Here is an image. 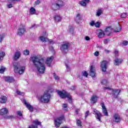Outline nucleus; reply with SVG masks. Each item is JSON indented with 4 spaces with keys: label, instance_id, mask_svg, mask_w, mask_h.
I'll list each match as a JSON object with an SVG mask.
<instances>
[{
    "label": "nucleus",
    "instance_id": "bf43d9fd",
    "mask_svg": "<svg viewBox=\"0 0 128 128\" xmlns=\"http://www.w3.org/2000/svg\"><path fill=\"white\" fill-rule=\"evenodd\" d=\"M104 52L106 54H110V51L108 50H105Z\"/></svg>",
    "mask_w": 128,
    "mask_h": 128
},
{
    "label": "nucleus",
    "instance_id": "393cba45",
    "mask_svg": "<svg viewBox=\"0 0 128 128\" xmlns=\"http://www.w3.org/2000/svg\"><path fill=\"white\" fill-rule=\"evenodd\" d=\"M54 19L56 22H60V20H62V16L58 14H56L54 16Z\"/></svg>",
    "mask_w": 128,
    "mask_h": 128
},
{
    "label": "nucleus",
    "instance_id": "39448f33",
    "mask_svg": "<svg viewBox=\"0 0 128 128\" xmlns=\"http://www.w3.org/2000/svg\"><path fill=\"white\" fill-rule=\"evenodd\" d=\"M62 6H64V2L62 0H57V2L52 5V10H58Z\"/></svg>",
    "mask_w": 128,
    "mask_h": 128
},
{
    "label": "nucleus",
    "instance_id": "20e7f679",
    "mask_svg": "<svg viewBox=\"0 0 128 128\" xmlns=\"http://www.w3.org/2000/svg\"><path fill=\"white\" fill-rule=\"evenodd\" d=\"M56 92L61 98H67L69 102H72V96L70 94L64 90H57Z\"/></svg>",
    "mask_w": 128,
    "mask_h": 128
},
{
    "label": "nucleus",
    "instance_id": "c9c22d12",
    "mask_svg": "<svg viewBox=\"0 0 128 128\" xmlns=\"http://www.w3.org/2000/svg\"><path fill=\"white\" fill-rule=\"evenodd\" d=\"M66 72H70V70H72V68H70V66L68 64H66Z\"/></svg>",
    "mask_w": 128,
    "mask_h": 128
},
{
    "label": "nucleus",
    "instance_id": "c85d7f7f",
    "mask_svg": "<svg viewBox=\"0 0 128 128\" xmlns=\"http://www.w3.org/2000/svg\"><path fill=\"white\" fill-rule=\"evenodd\" d=\"M122 62V59L116 58L114 60V64L116 66H118V64H120Z\"/></svg>",
    "mask_w": 128,
    "mask_h": 128
},
{
    "label": "nucleus",
    "instance_id": "aec40b11",
    "mask_svg": "<svg viewBox=\"0 0 128 128\" xmlns=\"http://www.w3.org/2000/svg\"><path fill=\"white\" fill-rule=\"evenodd\" d=\"M105 32L107 36H110V34H112V27H108L106 28Z\"/></svg>",
    "mask_w": 128,
    "mask_h": 128
},
{
    "label": "nucleus",
    "instance_id": "a19ab883",
    "mask_svg": "<svg viewBox=\"0 0 128 128\" xmlns=\"http://www.w3.org/2000/svg\"><path fill=\"white\" fill-rule=\"evenodd\" d=\"M53 76H54V78H55V80H60V77H58V76L57 75H56V74H54Z\"/></svg>",
    "mask_w": 128,
    "mask_h": 128
},
{
    "label": "nucleus",
    "instance_id": "dca6fc26",
    "mask_svg": "<svg viewBox=\"0 0 128 128\" xmlns=\"http://www.w3.org/2000/svg\"><path fill=\"white\" fill-rule=\"evenodd\" d=\"M23 102L30 112H32V110H34V107L28 103L26 102V100H23Z\"/></svg>",
    "mask_w": 128,
    "mask_h": 128
},
{
    "label": "nucleus",
    "instance_id": "13d9d810",
    "mask_svg": "<svg viewBox=\"0 0 128 128\" xmlns=\"http://www.w3.org/2000/svg\"><path fill=\"white\" fill-rule=\"evenodd\" d=\"M86 40H90V38L88 36H86L85 37Z\"/></svg>",
    "mask_w": 128,
    "mask_h": 128
},
{
    "label": "nucleus",
    "instance_id": "6e6d98bb",
    "mask_svg": "<svg viewBox=\"0 0 128 128\" xmlns=\"http://www.w3.org/2000/svg\"><path fill=\"white\" fill-rule=\"evenodd\" d=\"M97 48H102V44H98L97 45Z\"/></svg>",
    "mask_w": 128,
    "mask_h": 128
},
{
    "label": "nucleus",
    "instance_id": "680f3d73",
    "mask_svg": "<svg viewBox=\"0 0 128 128\" xmlns=\"http://www.w3.org/2000/svg\"><path fill=\"white\" fill-rule=\"evenodd\" d=\"M78 112H80V109H77V110H76V114H78Z\"/></svg>",
    "mask_w": 128,
    "mask_h": 128
},
{
    "label": "nucleus",
    "instance_id": "37998d69",
    "mask_svg": "<svg viewBox=\"0 0 128 128\" xmlns=\"http://www.w3.org/2000/svg\"><path fill=\"white\" fill-rule=\"evenodd\" d=\"M10 1V2H11L12 4H14V2H20L22 0H8Z\"/></svg>",
    "mask_w": 128,
    "mask_h": 128
},
{
    "label": "nucleus",
    "instance_id": "cd10ccee",
    "mask_svg": "<svg viewBox=\"0 0 128 128\" xmlns=\"http://www.w3.org/2000/svg\"><path fill=\"white\" fill-rule=\"evenodd\" d=\"M82 16L80 14L78 13L76 15V22L78 24V20H82Z\"/></svg>",
    "mask_w": 128,
    "mask_h": 128
},
{
    "label": "nucleus",
    "instance_id": "1a4fd4ad",
    "mask_svg": "<svg viewBox=\"0 0 128 128\" xmlns=\"http://www.w3.org/2000/svg\"><path fill=\"white\" fill-rule=\"evenodd\" d=\"M26 32V28L24 26H20L18 30L17 36H20Z\"/></svg>",
    "mask_w": 128,
    "mask_h": 128
},
{
    "label": "nucleus",
    "instance_id": "2eb2a0df",
    "mask_svg": "<svg viewBox=\"0 0 128 128\" xmlns=\"http://www.w3.org/2000/svg\"><path fill=\"white\" fill-rule=\"evenodd\" d=\"M94 114L96 115V118L99 122H100V118L102 117V113L100 112L98 110L96 109H94Z\"/></svg>",
    "mask_w": 128,
    "mask_h": 128
},
{
    "label": "nucleus",
    "instance_id": "e2e57ef3",
    "mask_svg": "<svg viewBox=\"0 0 128 128\" xmlns=\"http://www.w3.org/2000/svg\"><path fill=\"white\" fill-rule=\"evenodd\" d=\"M74 88H76V87L74 86H72L71 88V90H74Z\"/></svg>",
    "mask_w": 128,
    "mask_h": 128
},
{
    "label": "nucleus",
    "instance_id": "603ef678",
    "mask_svg": "<svg viewBox=\"0 0 128 128\" xmlns=\"http://www.w3.org/2000/svg\"><path fill=\"white\" fill-rule=\"evenodd\" d=\"M100 54V52H98L96 51L94 53V55L95 56H98V55Z\"/></svg>",
    "mask_w": 128,
    "mask_h": 128
},
{
    "label": "nucleus",
    "instance_id": "7ed1b4c3",
    "mask_svg": "<svg viewBox=\"0 0 128 128\" xmlns=\"http://www.w3.org/2000/svg\"><path fill=\"white\" fill-rule=\"evenodd\" d=\"M14 72L16 74H22L24 72L26 68L22 66L19 63L16 62L14 64Z\"/></svg>",
    "mask_w": 128,
    "mask_h": 128
},
{
    "label": "nucleus",
    "instance_id": "4468645a",
    "mask_svg": "<svg viewBox=\"0 0 128 128\" xmlns=\"http://www.w3.org/2000/svg\"><path fill=\"white\" fill-rule=\"evenodd\" d=\"M90 76H92V78H94V76H96V67L94 66H90Z\"/></svg>",
    "mask_w": 128,
    "mask_h": 128
},
{
    "label": "nucleus",
    "instance_id": "0eeeda50",
    "mask_svg": "<svg viewBox=\"0 0 128 128\" xmlns=\"http://www.w3.org/2000/svg\"><path fill=\"white\" fill-rule=\"evenodd\" d=\"M62 120H64V116H61L56 118L54 120V124L56 128H60Z\"/></svg>",
    "mask_w": 128,
    "mask_h": 128
},
{
    "label": "nucleus",
    "instance_id": "4c0bfd02",
    "mask_svg": "<svg viewBox=\"0 0 128 128\" xmlns=\"http://www.w3.org/2000/svg\"><path fill=\"white\" fill-rule=\"evenodd\" d=\"M62 108H64V110L66 111L68 110V104H62Z\"/></svg>",
    "mask_w": 128,
    "mask_h": 128
},
{
    "label": "nucleus",
    "instance_id": "f257e3e1",
    "mask_svg": "<svg viewBox=\"0 0 128 128\" xmlns=\"http://www.w3.org/2000/svg\"><path fill=\"white\" fill-rule=\"evenodd\" d=\"M52 60H54V56H52L47 58L46 62L44 60V58L42 57L40 55L33 56L31 58L34 66L36 68L40 74H44L46 72V64L48 66H50Z\"/></svg>",
    "mask_w": 128,
    "mask_h": 128
},
{
    "label": "nucleus",
    "instance_id": "8fccbe9b",
    "mask_svg": "<svg viewBox=\"0 0 128 128\" xmlns=\"http://www.w3.org/2000/svg\"><path fill=\"white\" fill-rule=\"evenodd\" d=\"M96 24V22H94V21H92L90 22V26H95Z\"/></svg>",
    "mask_w": 128,
    "mask_h": 128
},
{
    "label": "nucleus",
    "instance_id": "6e6552de",
    "mask_svg": "<svg viewBox=\"0 0 128 128\" xmlns=\"http://www.w3.org/2000/svg\"><path fill=\"white\" fill-rule=\"evenodd\" d=\"M46 36H48V34H46V33H45L44 36L40 37V40L43 42H48L49 44H54V42L52 40H48Z\"/></svg>",
    "mask_w": 128,
    "mask_h": 128
},
{
    "label": "nucleus",
    "instance_id": "c756f323",
    "mask_svg": "<svg viewBox=\"0 0 128 128\" xmlns=\"http://www.w3.org/2000/svg\"><path fill=\"white\" fill-rule=\"evenodd\" d=\"M36 10L34 7H31L30 9V14H36Z\"/></svg>",
    "mask_w": 128,
    "mask_h": 128
},
{
    "label": "nucleus",
    "instance_id": "a211bd4d",
    "mask_svg": "<svg viewBox=\"0 0 128 128\" xmlns=\"http://www.w3.org/2000/svg\"><path fill=\"white\" fill-rule=\"evenodd\" d=\"M101 106H102V112L104 116H108V110H106V108L104 104V103H102Z\"/></svg>",
    "mask_w": 128,
    "mask_h": 128
},
{
    "label": "nucleus",
    "instance_id": "423d86ee",
    "mask_svg": "<svg viewBox=\"0 0 128 128\" xmlns=\"http://www.w3.org/2000/svg\"><path fill=\"white\" fill-rule=\"evenodd\" d=\"M70 48V44L68 42L64 43L60 46V48L62 52L66 54L68 52V48Z\"/></svg>",
    "mask_w": 128,
    "mask_h": 128
},
{
    "label": "nucleus",
    "instance_id": "e433bc0d",
    "mask_svg": "<svg viewBox=\"0 0 128 128\" xmlns=\"http://www.w3.org/2000/svg\"><path fill=\"white\" fill-rule=\"evenodd\" d=\"M6 68L4 66H2L0 68V74H4L6 72Z\"/></svg>",
    "mask_w": 128,
    "mask_h": 128
},
{
    "label": "nucleus",
    "instance_id": "0e129e2a",
    "mask_svg": "<svg viewBox=\"0 0 128 128\" xmlns=\"http://www.w3.org/2000/svg\"><path fill=\"white\" fill-rule=\"evenodd\" d=\"M34 26H32V28H34Z\"/></svg>",
    "mask_w": 128,
    "mask_h": 128
},
{
    "label": "nucleus",
    "instance_id": "ea45409f",
    "mask_svg": "<svg viewBox=\"0 0 128 128\" xmlns=\"http://www.w3.org/2000/svg\"><path fill=\"white\" fill-rule=\"evenodd\" d=\"M101 84H108V80H102V81L101 82Z\"/></svg>",
    "mask_w": 128,
    "mask_h": 128
},
{
    "label": "nucleus",
    "instance_id": "58836bf2",
    "mask_svg": "<svg viewBox=\"0 0 128 128\" xmlns=\"http://www.w3.org/2000/svg\"><path fill=\"white\" fill-rule=\"evenodd\" d=\"M82 74L84 76H85L86 78H88V72H86V71H84L82 72Z\"/></svg>",
    "mask_w": 128,
    "mask_h": 128
},
{
    "label": "nucleus",
    "instance_id": "9d476101",
    "mask_svg": "<svg viewBox=\"0 0 128 128\" xmlns=\"http://www.w3.org/2000/svg\"><path fill=\"white\" fill-rule=\"evenodd\" d=\"M104 90H111L112 93L113 94V96L114 98H118V94H120V90H114L110 87H105L104 88Z\"/></svg>",
    "mask_w": 128,
    "mask_h": 128
},
{
    "label": "nucleus",
    "instance_id": "4be33fe9",
    "mask_svg": "<svg viewBox=\"0 0 128 128\" xmlns=\"http://www.w3.org/2000/svg\"><path fill=\"white\" fill-rule=\"evenodd\" d=\"M98 97L96 95H93L91 97V102L92 104H96L98 102Z\"/></svg>",
    "mask_w": 128,
    "mask_h": 128
},
{
    "label": "nucleus",
    "instance_id": "c03bdc74",
    "mask_svg": "<svg viewBox=\"0 0 128 128\" xmlns=\"http://www.w3.org/2000/svg\"><path fill=\"white\" fill-rule=\"evenodd\" d=\"M17 114L19 116H22V112H20V111H18Z\"/></svg>",
    "mask_w": 128,
    "mask_h": 128
},
{
    "label": "nucleus",
    "instance_id": "9b49d317",
    "mask_svg": "<svg viewBox=\"0 0 128 128\" xmlns=\"http://www.w3.org/2000/svg\"><path fill=\"white\" fill-rule=\"evenodd\" d=\"M108 62L104 60L100 63V68L102 72H106V68H108Z\"/></svg>",
    "mask_w": 128,
    "mask_h": 128
},
{
    "label": "nucleus",
    "instance_id": "b1692460",
    "mask_svg": "<svg viewBox=\"0 0 128 128\" xmlns=\"http://www.w3.org/2000/svg\"><path fill=\"white\" fill-rule=\"evenodd\" d=\"M90 2V0H83L80 2V4L82 6H86V4Z\"/></svg>",
    "mask_w": 128,
    "mask_h": 128
},
{
    "label": "nucleus",
    "instance_id": "ddd939ff",
    "mask_svg": "<svg viewBox=\"0 0 128 128\" xmlns=\"http://www.w3.org/2000/svg\"><path fill=\"white\" fill-rule=\"evenodd\" d=\"M113 120L115 122H120L122 120V118H120V116L118 114H115L113 116Z\"/></svg>",
    "mask_w": 128,
    "mask_h": 128
},
{
    "label": "nucleus",
    "instance_id": "473e14b6",
    "mask_svg": "<svg viewBox=\"0 0 128 128\" xmlns=\"http://www.w3.org/2000/svg\"><path fill=\"white\" fill-rule=\"evenodd\" d=\"M5 37H6L5 34H0V44H2V40H4V38Z\"/></svg>",
    "mask_w": 128,
    "mask_h": 128
},
{
    "label": "nucleus",
    "instance_id": "f8f14e48",
    "mask_svg": "<svg viewBox=\"0 0 128 128\" xmlns=\"http://www.w3.org/2000/svg\"><path fill=\"white\" fill-rule=\"evenodd\" d=\"M32 123L35 125H30L28 128H38V126H41L42 122L38 121V120H36L32 122Z\"/></svg>",
    "mask_w": 128,
    "mask_h": 128
},
{
    "label": "nucleus",
    "instance_id": "09e8293b",
    "mask_svg": "<svg viewBox=\"0 0 128 128\" xmlns=\"http://www.w3.org/2000/svg\"><path fill=\"white\" fill-rule=\"evenodd\" d=\"M108 42H110V40L106 39L104 40V44H108Z\"/></svg>",
    "mask_w": 128,
    "mask_h": 128
},
{
    "label": "nucleus",
    "instance_id": "5fc2aeb1",
    "mask_svg": "<svg viewBox=\"0 0 128 128\" xmlns=\"http://www.w3.org/2000/svg\"><path fill=\"white\" fill-rule=\"evenodd\" d=\"M40 4V1L39 0H38L35 2L36 6H38V4Z\"/></svg>",
    "mask_w": 128,
    "mask_h": 128
},
{
    "label": "nucleus",
    "instance_id": "6ab92c4d",
    "mask_svg": "<svg viewBox=\"0 0 128 128\" xmlns=\"http://www.w3.org/2000/svg\"><path fill=\"white\" fill-rule=\"evenodd\" d=\"M97 32L98 38H104V36L106 35V34H104V31L99 30H98Z\"/></svg>",
    "mask_w": 128,
    "mask_h": 128
},
{
    "label": "nucleus",
    "instance_id": "864d4df0",
    "mask_svg": "<svg viewBox=\"0 0 128 128\" xmlns=\"http://www.w3.org/2000/svg\"><path fill=\"white\" fill-rule=\"evenodd\" d=\"M88 114H90V112L88 111L86 112L85 114V118H88Z\"/></svg>",
    "mask_w": 128,
    "mask_h": 128
},
{
    "label": "nucleus",
    "instance_id": "052dcab7",
    "mask_svg": "<svg viewBox=\"0 0 128 128\" xmlns=\"http://www.w3.org/2000/svg\"><path fill=\"white\" fill-rule=\"evenodd\" d=\"M114 54L116 56H118V50H116L114 52Z\"/></svg>",
    "mask_w": 128,
    "mask_h": 128
},
{
    "label": "nucleus",
    "instance_id": "3c124183",
    "mask_svg": "<svg viewBox=\"0 0 128 128\" xmlns=\"http://www.w3.org/2000/svg\"><path fill=\"white\" fill-rule=\"evenodd\" d=\"M128 41H124L122 42L123 46H128Z\"/></svg>",
    "mask_w": 128,
    "mask_h": 128
},
{
    "label": "nucleus",
    "instance_id": "f3484780",
    "mask_svg": "<svg viewBox=\"0 0 128 128\" xmlns=\"http://www.w3.org/2000/svg\"><path fill=\"white\" fill-rule=\"evenodd\" d=\"M8 114V110L6 108H2L0 110V116H6Z\"/></svg>",
    "mask_w": 128,
    "mask_h": 128
},
{
    "label": "nucleus",
    "instance_id": "2f4dec72",
    "mask_svg": "<svg viewBox=\"0 0 128 128\" xmlns=\"http://www.w3.org/2000/svg\"><path fill=\"white\" fill-rule=\"evenodd\" d=\"M4 56H6V53L4 52L0 51V60L4 58Z\"/></svg>",
    "mask_w": 128,
    "mask_h": 128
},
{
    "label": "nucleus",
    "instance_id": "a18cd8bd",
    "mask_svg": "<svg viewBox=\"0 0 128 128\" xmlns=\"http://www.w3.org/2000/svg\"><path fill=\"white\" fill-rule=\"evenodd\" d=\"M100 23L99 22H96V23H95L94 26L96 28H100Z\"/></svg>",
    "mask_w": 128,
    "mask_h": 128
},
{
    "label": "nucleus",
    "instance_id": "72a5a7b5",
    "mask_svg": "<svg viewBox=\"0 0 128 128\" xmlns=\"http://www.w3.org/2000/svg\"><path fill=\"white\" fill-rule=\"evenodd\" d=\"M102 14V10L100 9H99L97 10L96 13V16H100Z\"/></svg>",
    "mask_w": 128,
    "mask_h": 128
},
{
    "label": "nucleus",
    "instance_id": "49530a36",
    "mask_svg": "<svg viewBox=\"0 0 128 128\" xmlns=\"http://www.w3.org/2000/svg\"><path fill=\"white\" fill-rule=\"evenodd\" d=\"M7 8H14V5L12 4H7Z\"/></svg>",
    "mask_w": 128,
    "mask_h": 128
},
{
    "label": "nucleus",
    "instance_id": "f03ea898",
    "mask_svg": "<svg viewBox=\"0 0 128 128\" xmlns=\"http://www.w3.org/2000/svg\"><path fill=\"white\" fill-rule=\"evenodd\" d=\"M50 98H52L50 94L48 91H46L44 92V94L39 98V100L41 102L48 104V102H50Z\"/></svg>",
    "mask_w": 128,
    "mask_h": 128
},
{
    "label": "nucleus",
    "instance_id": "bb28decb",
    "mask_svg": "<svg viewBox=\"0 0 128 128\" xmlns=\"http://www.w3.org/2000/svg\"><path fill=\"white\" fill-rule=\"evenodd\" d=\"M20 52L18 51L16 52L14 54V60H18V58H20Z\"/></svg>",
    "mask_w": 128,
    "mask_h": 128
},
{
    "label": "nucleus",
    "instance_id": "a878e982",
    "mask_svg": "<svg viewBox=\"0 0 128 128\" xmlns=\"http://www.w3.org/2000/svg\"><path fill=\"white\" fill-rule=\"evenodd\" d=\"M4 80L6 82H14V80L12 77H6Z\"/></svg>",
    "mask_w": 128,
    "mask_h": 128
},
{
    "label": "nucleus",
    "instance_id": "5701e85b",
    "mask_svg": "<svg viewBox=\"0 0 128 128\" xmlns=\"http://www.w3.org/2000/svg\"><path fill=\"white\" fill-rule=\"evenodd\" d=\"M8 98L6 96H2L0 97V104H6V100Z\"/></svg>",
    "mask_w": 128,
    "mask_h": 128
},
{
    "label": "nucleus",
    "instance_id": "de8ad7c7",
    "mask_svg": "<svg viewBox=\"0 0 128 128\" xmlns=\"http://www.w3.org/2000/svg\"><path fill=\"white\" fill-rule=\"evenodd\" d=\"M17 94H19L20 96H24V93L20 92V91H18V90H16V92Z\"/></svg>",
    "mask_w": 128,
    "mask_h": 128
},
{
    "label": "nucleus",
    "instance_id": "7c9ffc66",
    "mask_svg": "<svg viewBox=\"0 0 128 128\" xmlns=\"http://www.w3.org/2000/svg\"><path fill=\"white\" fill-rule=\"evenodd\" d=\"M120 16L122 18H126L128 17V13L122 12L120 14Z\"/></svg>",
    "mask_w": 128,
    "mask_h": 128
},
{
    "label": "nucleus",
    "instance_id": "412c9836",
    "mask_svg": "<svg viewBox=\"0 0 128 128\" xmlns=\"http://www.w3.org/2000/svg\"><path fill=\"white\" fill-rule=\"evenodd\" d=\"M120 30H122V26L118 23V25L114 28V32H120Z\"/></svg>",
    "mask_w": 128,
    "mask_h": 128
},
{
    "label": "nucleus",
    "instance_id": "4d7b16f0",
    "mask_svg": "<svg viewBox=\"0 0 128 128\" xmlns=\"http://www.w3.org/2000/svg\"><path fill=\"white\" fill-rule=\"evenodd\" d=\"M4 118H12V116H8L4 117Z\"/></svg>",
    "mask_w": 128,
    "mask_h": 128
},
{
    "label": "nucleus",
    "instance_id": "79ce46f5",
    "mask_svg": "<svg viewBox=\"0 0 128 128\" xmlns=\"http://www.w3.org/2000/svg\"><path fill=\"white\" fill-rule=\"evenodd\" d=\"M76 124L78 126H82V122H80V120H77Z\"/></svg>",
    "mask_w": 128,
    "mask_h": 128
},
{
    "label": "nucleus",
    "instance_id": "f704fd0d",
    "mask_svg": "<svg viewBox=\"0 0 128 128\" xmlns=\"http://www.w3.org/2000/svg\"><path fill=\"white\" fill-rule=\"evenodd\" d=\"M22 54L24 56H28L30 54V50H24Z\"/></svg>",
    "mask_w": 128,
    "mask_h": 128
}]
</instances>
